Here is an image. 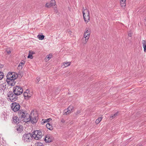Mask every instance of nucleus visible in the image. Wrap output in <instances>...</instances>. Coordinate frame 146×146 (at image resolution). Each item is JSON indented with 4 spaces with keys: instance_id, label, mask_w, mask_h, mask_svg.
Here are the masks:
<instances>
[{
    "instance_id": "aec40b11",
    "label": "nucleus",
    "mask_w": 146,
    "mask_h": 146,
    "mask_svg": "<svg viewBox=\"0 0 146 146\" xmlns=\"http://www.w3.org/2000/svg\"><path fill=\"white\" fill-rule=\"evenodd\" d=\"M51 7L54 6L56 5V2L54 0H51L50 3Z\"/></svg>"
},
{
    "instance_id": "2eb2a0df",
    "label": "nucleus",
    "mask_w": 146,
    "mask_h": 146,
    "mask_svg": "<svg viewBox=\"0 0 146 146\" xmlns=\"http://www.w3.org/2000/svg\"><path fill=\"white\" fill-rule=\"evenodd\" d=\"M12 72H9L6 76L7 78L6 80H8L13 78Z\"/></svg>"
},
{
    "instance_id": "58836bf2",
    "label": "nucleus",
    "mask_w": 146,
    "mask_h": 146,
    "mask_svg": "<svg viewBox=\"0 0 146 146\" xmlns=\"http://www.w3.org/2000/svg\"><path fill=\"white\" fill-rule=\"evenodd\" d=\"M3 67V65L0 64V68H2Z\"/></svg>"
},
{
    "instance_id": "393cba45",
    "label": "nucleus",
    "mask_w": 146,
    "mask_h": 146,
    "mask_svg": "<svg viewBox=\"0 0 146 146\" xmlns=\"http://www.w3.org/2000/svg\"><path fill=\"white\" fill-rule=\"evenodd\" d=\"M18 127L16 129V130L18 131L19 133L22 132L23 130L22 128V127Z\"/></svg>"
},
{
    "instance_id": "4be33fe9",
    "label": "nucleus",
    "mask_w": 146,
    "mask_h": 146,
    "mask_svg": "<svg viewBox=\"0 0 146 146\" xmlns=\"http://www.w3.org/2000/svg\"><path fill=\"white\" fill-rule=\"evenodd\" d=\"M37 37L39 40H42L44 39V36L43 35H38L37 36Z\"/></svg>"
},
{
    "instance_id": "9d476101",
    "label": "nucleus",
    "mask_w": 146,
    "mask_h": 146,
    "mask_svg": "<svg viewBox=\"0 0 146 146\" xmlns=\"http://www.w3.org/2000/svg\"><path fill=\"white\" fill-rule=\"evenodd\" d=\"M53 140V138L50 135H47L45 137L44 140L46 142L49 143L52 142Z\"/></svg>"
},
{
    "instance_id": "39448f33",
    "label": "nucleus",
    "mask_w": 146,
    "mask_h": 146,
    "mask_svg": "<svg viewBox=\"0 0 146 146\" xmlns=\"http://www.w3.org/2000/svg\"><path fill=\"white\" fill-rule=\"evenodd\" d=\"M82 13L83 14V17L85 23H87L90 21V12L88 9H84V8H82Z\"/></svg>"
},
{
    "instance_id": "72a5a7b5",
    "label": "nucleus",
    "mask_w": 146,
    "mask_h": 146,
    "mask_svg": "<svg viewBox=\"0 0 146 146\" xmlns=\"http://www.w3.org/2000/svg\"><path fill=\"white\" fill-rule=\"evenodd\" d=\"M51 120V119L50 118H49L46 119H44V120L47 121V122H49Z\"/></svg>"
},
{
    "instance_id": "412c9836",
    "label": "nucleus",
    "mask_w": 146,
    "mask_h": 146,
    "mask_svg": "<svg viewBox=\"0 0 146 146\" xmlns=\"http://www.w3.org/2000/svg\"><path fill=\"white\" fill-rule=\"evenodd\" d=\"M70 65V62H64L63 65H62L63 66V67H67L68 66H69Z\"/></svg>"
},
{
    "instance_id": "6ab92c4d",
    "label": "nucleus",
    "mask_w": 146,
    "mask_h": 146,
    "mask_svg": "<svg viewBox=\"0 0 146 146\" xmlns=\"http://www.w3.org/2000/svg\"><path fill=\"white\" fill-rule=\"evenodd\" d=\"M89 39L86 38H85L83 37L82 39V43L84 45L86 44L87 42H88Z\"/></svg>"
},
{
    "instance_id": "b1692460",
    "label": "nucleus",
    "mask_w": 146,
    "mask_h": 146,
    "mask_svg": "<svg viewBox=\"0 0 146 146\" xmlns=\"http://www.w3.org/2000/svg\"><path fill=\"white\" fill-rule=\"evenodd\" d=\"M25 62L24 61H23V62H20L18 66V67H20V66L21 67V69H22V65H24L25 64Z\"/></svg>"
},
{
    "instance_id": "7ed1b4c3",
    "label": "nucleus",
    "mask_w": 146,
    "mask_h": 146,
    "mask_svg": "<svg viewBox=\"0 0 146 146\" xmlns=\"http://www.w3.org/2000/svg\"><path fill=\"white\" fill-rule=\"evenodd\" d=\"M18 115L19 117V119H23L24 121L25 122V119H28L29 117V114L27 112L23 110H20L18 111Z\"/></svg>"
},
{
    "instance_id": "dca6fc26",
    "label": "nucleus",
    "mask_w": 146,
    "mask_h": 146,
    "mask_svg": "<svg viewBox=\"0 0 146 146\" xmlns=\"http://www.w3.org/2000/svg\"><path fill=\"white\" fill-rule=\"evenodd\" d=\"M142 43L143 44V46L144 48V51L146 52V40H143L142 41Z\"/></svg>"
},
{
    "instance_id": "79ce46f5",
    "label": "nucleus",
    "mask_w": 146,
    "mask_h": 146,
    "mask_svg": "<svg viewBox=\"0 0 146 146\" xmlns=\"http://www.w3.org/2000/svg\"><path fill=\"white\" fill-rule=\"evenodd\" d=\"M43 121L42 122V123L43 124H44V123H45V121Z\"/></svg>"
},
{
    "instance_id": "20e7f679",
    "label": "nucleus",
    "mask_w": 146,
    "mask_h": 146,
    "mask_svg": "<svg viewBox=\"0 0 146 146\" xmlns=\"http://www.w3.org/2000/svg\"><path fill=\"white\" fill-rule=\"evenodd\" d=\"M32 135L33 137L36 140H38L40 139L43 133L41 131L36 130L33 131Z\"/></svg>"
},
{
    "instance_id": "e433bc0d",
    "label": "nucleus",
    "mask_w": 146,
    "mask_h": 146,
    "mask_svg": "<svg viewBox=\"0 0 146 146\" xmlns=\"http://www.w3.org/2000/svg\"><path fill=\"white\" fill-rule=\"evenodd\" d=\"M7 52L8 54H11V52L10 50H7Z\"/></svg>"
},
{
    "instance_id": "bb28decb",
    "label": "nucleus",
    "mask_w": 146,
    "mask_h": 146,
    "mask_svg": "<svg viewBox=\"0 0 146 146\" xmlns=\"http://www.w3.org/2000/svg\"><path fill=\"white\" fill-rule=\"evenodd\" d=\"M4 74L2 72L0 71V80H2L4 77Z\"/></svg>"
},
{
    "instance_id": "f03ea898",
    "label": "nucleus",
    "mask_w": 146,
    "mask_h": 146,
    "mask_svg": "<svg viewBox=\"0 0 146 146\" xmlns=\"http://www.w3.org/2000/svg\"><path fill=\"white\" fill-rule=\"evenodd\" d=\"M18 95H16V94L14 92H9L7 94V99L9 101L14 102L16 101L18 98Z\"/></svg>"
},
{
    "instance_id": "c03bdc74",
    "label": "nucleus",
    "mask_w": 146,
    "mask_h": 146,
    "mask_svg": "<svg viewBox=\"0 0 146 146\" xmlns=\"http://www.w3.org/2000/svg\"><path fill=\"white\" fill-rule=\"evenodd\" d=\"M42 121H45V123L47 122V121L44 120V119H42Z\"/></svg>"
},
{
    "instance_id": "6e6552de",
    "label": "nucleus",
    "mask_w": 146,
    "mask_h": 146,
    "mask_svg": "<svg viewBox=\"0 0 146 146\" xmlns=\"http://www.w3.org/2000/svg\"><path fill=\"white\" fill-rule=\"evenodd\" d=\"M74 107L72 106H69L68 108L64 110L63 114L67 115L71 113L74 111Z\"/></svg>"
},
{
    "instance_id": "4c0bfd02",
    "label": "nucleus",
    "mask_w": 146,
    "mask_h": 146,
    "mask_svg": "<svg viewBox=\"0 0 146 146\" xmlns=\"http://www.w3.org/2000/svg\"><path fill=\"white\" fill-rule=\"evenodd\" d=\"M61 122L62 123H64L65 122V120L63 119H62L61 120Z\"/></svg>"
},
{
    "instance_id": "423d86ee",
    "label": "nucleus",
    "mask_w": 146,
    "mask_h": 146,
    "mask_svg": "<svg viewBox=\"0 0 146 146\" xmlns=\"http://www.w3.org/2000/svg\"><path fill=\"white\" fill-rule=\"evenodd\" d=\"M13 91L16 94V95L19 96L22 94L23 92L22 88L19 86H15L13 88Z\"/></svg>"
},
{
    "instance_id": "c9c22d12",
    "label": "nucleus",
    "mask_w": 146,
    "mask_h": 146,
    "mask_svg": "<svg viewBox=\"0 0 146 146\" xmlns=\"http://www.w3.org/2000/svg\"><path fill=\"white\" fill-rule=\"evenodd\" d=\"M29 54H31L32 55L33 54H34V52L31 51H29Z\"/></svg>"
},
{
    "instance_id": "a18cd8bd",
    "label": "nucleus",
    "mask_w": 146,
    "mask_h": 146,
    "mask_svg": "<svg viewBox=\"0 0 146 146\" xmlns=\"http://www.w3.org/2000/svg\"><path fill=\"white\" fill-rule=\"evenodd\" d=\"M55 11V12H56V13H57V12H58V11H57V10Z\"/></svg>"
},
{
    "instance_id": "473e14b6",
    "label": "nucleus",
    "mask_w": 146,
    "mask_h": 146,
    "mask_svg": "<svg viewBox=\"0 0 146 146\" xmlns=\"http://www.w3.org/2000/svg\"><path fill=\"white\" fill-rule=\"evenodd\" d=\"M81 113V111L80 110L77 111L75 113V114L76 115H78V114L80 113Z\"/></svg>"
},
{
    "instance_id": "7c9ffc66",
    "label": "nucleus",
    "mask_w": 146,
    "mask_h": 146,
    "mask_svg": "<svg viewBox=\"0 0 146 146\" xmlns=\"http://www.w3.org/2000/svg\"><path fill=\"white\" fill-rule=\"evenodd\" d=\"M45 7H46L49 8L51 7L50 3H46Z\"/></svg>"
},
{
    "instance_id": "c85d7f7f",
    "label": "nucleus",
    "mask_w": 146,
    "mask_h": 146,
    "mask_svg": "<svg viewBox=\"0 0 146 146\" xmlns=\"http://www.w3.org/2000/svg\"><path fill=\"white\" fill-rule=\"evenodd\" d=\"M28 58H30L31 59H32L33 58V57L32 55V54H29V55L28 56Z\"/></svg>"
},
{
    "instance_id": "a211bd4d",
    "label": "nucleus",
    "mask_w": 146,
    "mask_h": 146,
    "mask_svg": "<svg viewBox=\"0 0 146 146\" xmlns=\"http://www.w3.org/2000/svg\"><path fill=\"white\" fill-rule=\"evenodd\" d=\"M119 112L117 111L114 114H112L110 115V118L111 119L115 118L118 115Z\"/></svg>"
},
{
    "instance_id": "ea45409f",
    "label": "nucleus",
    "mask_w": 146,
    "mask_h": 146,
    "mask_svg": "<svg viewBox=\"0 0 146 146\" xmlns=\"http://www.w3.org/2000/svg\"><path fill=\"white\" fill-rule=\"evenodd\" d=\"M131 33H129L128 34V35L129 36H131Z\"/></svg>"
},
{
    "instance_id": "0eeeda50",
    "label": "nucleus",
    "mask_w": 146,
    "mask_h": 146,
    "mask_svg": "<svg viewBox=\"0 0 146 146\" xmlns=\"http://www.w3.org/2000/svg\"><path fill=\"white\" fill-rule=\"evenodd\" d=\"M32 136L30 133H25L23 137V140L25 141L28 142L32 139Z\"/></svg>"
},
{
    "instance_id": "c756f323",
    "label": "nucleus",
    "mask_w": 146,
    "mask_h": 146,
    "mask_svg": "<svg viewBox=\"0 0 146 146\" xmlns=\"http://www.w3.org/2000/svg\"><path fill=\"white\" fill-rule=\"evenodd\" d=\"M37 146H43V145L42 143L40 142H38L37 144Z\"/></svg>"
},
{
    "instance_id": "a878e982",
    "label": "nucleus",
    "mask_w": 146,
    "mask_h": 146,
    "mask_svg": "<svg viewBox=\"0 0 146 146\" xmlns=\"http://www.w3.org/2000/svg\"><path fill=\"white\" fill-rule=\"evenodd\" d=\"M102 118L101 117H99L98 119H97L96 121V124H98L101 121Z\"/></svg>"
},
{
    "instance_id": "4468645a",
    "label": "nucleus",
    "mask_w": 146,
    "mask_h": 146,
    "mask_svg": "<svg viewBox=\"0 0 146 146\" xmlns=\"http://www.w3.org/2000/svg\"><path fill=\"white\" fill-rule=\"evenodd\" d=\"M29 92L28 90H27L23 93L24 96L25 97V98L27 99V100L31 97V96L29 95V94L27 92Z\"/></svg>"
},
{
    "instance_id": "f704fd0d",
    "label": "nucleus",
    "mask_w": 146,
    "mask_h": 146,
    "mask_svg": "<svg viewBox=\"0 0 146 146\" xmlns=\"http://www.w3.org/2000/svg\"><path fill=\"white\" fill-rule=\"evenodd\" d=\"M40 77H37L36 78V81H37V82L38 83L39 81L40 80Z\"/></svg>"
},
{
    "instance_id": "2f4dec72",
    "label": "nucleus",
    "mask_w": 146,
    "mask_h": 146,
    "mask_svg": "<svg viewBox=\"0 0 146 146\" xmlns=\"http://www.w3.org/2000/svg\"><path fill=\"white\" fill-rule=\"evenodd\" d=\"M120 5H121V6L122 7H124L126 5V3H120Z\"/></svg>"
},
{
    "instance_id": "f257e3e1",
    "label": "nucleus",
    "mask_w": 146,
    "mask_h": 146,
    "mask_svg": "<svg viewBox=\"0 0 146 146\" xmlns=\"http://www.w3.org/2000/svg\"><path fill=\"white\" fill-rule=\"evenodd\" d=\"M25 119V122L26 123L31 122L32 124L35 123L37 121L38 119V115L36 113L35 114L34 113L33 115H29V117L28 119Z\"/></svg>"
},
{
    "instance_id": "37998d69",
    "label": "nucleus",
    "mask_w": 146,
    "mask_h": 146,
    "mask_svg": "<svg viewBox=\"0 0 146 146\" xmlns=\"http://www.w3.org/2000/svg\"><path fill=\"white\" fill-rule=\"evenodd\" d=\"M120 3H125V2H122V1H120Z\"/></svg>"
},
{
    "instance_id": "5701e85b",
    "label": "nucleus",
    "mask_w": 146,
    "mask_h": 146,
    "mask_svg": "<svg viewBox=\"0 0 146 146\" xmlns=\"http://www.w3.org/2000/svg\"><path fill=\"white\" fill-rule=\"evenodd\" d=\"M12 75H13V79L16 80L18 77V75L15 72H12Z\"/></svg>"
},
{
    "instance_id": "a19ab883",
    "label": "nucleus",
    "mask_w": 146,
    "mask_h": 146,
    "mask_svg": "<svg viewBox=\"0 0 146 146\" xmlns=\"http://www.w3.org/2000/svg\"><path fill=\"white\" fill-rule=\"evenodd\" d=\"M126 0H120V1L125 2Z\"/></svg>"
},
{
    "instance_id": "cd10ccee",
    "label": "nucleus",
    "mask_w": 146,
    "mask_h": 146,
    "mask_svg": "<svg viewBox=\"0 0 146 146\" xmlns=\"http://www.w3.org/2000/svg\"><path fill=\"white\" fill-rule=\"evenodd\" d=\"M52 56V54H50L47 56V57L46 58V59L47 60L46 58H47V59H48V60H49L50 59V58H51V56Z\"/></svg>"
},
{
    "instance_id": "9b49d317",
    "label": "nucleus",
    "mask_w": 146,
    "mask_h": 146,
    "mask_svg": "<svg viewBox=\"0 0 146 146\" xmlns=\"http://www.w3.org/2000/svg\"><path fill=\"white\" fill-rule=\"evenodd\" d=\"M17 80L11 78L8 80H6V81L8 84L11 86H14L17 82Z\"/></svg>"
},
{
    "instance_id": "f8f14e48",
    "label": "nucleus",
    "mask_w": 146,
    "mask_h": 146,
    "mask_svg": "<svg viewBox=\"0 0 146 146\" xmlns=\"http://www.w3.org/2000/svg\"><path fill=\"white\" fill-rule=\"evenodd\" d=\"M19 119L18 117L16 116L13 117V122L16 124H17L21 121V119L20 118Z\"/></svg>"
},
{
    "instance_id": "f3484780",
    "label": "nucleus",
    "mask_w": 146,
    "mask_h": 146,
    "mask_svg": "<svg viewBox=\"0 0 146 146\" xmlns=\"http://www.w3.org/2000/svg\"><path fill=\"white\" fill-rule=\"evenodd\" d=\"M46 127L50 130H52L53 129V127L50 123H48L46 124Z\"/></svg>"
},
{
    "instance_id": "ddd939ff",
    "label": "nucleus",
    "mask_w": 146,
    "mask_h": 146,
    "mask_svg": "<svg viewBox=\"0 0 146 146\" xmlns=\"http://www.w3.org/2000/svg\"><path fill=\"white\" fill-rule=\"evenodd\" d=\"M90 30H86L84 33V37L85 38H86L89 39L90 36Z\"/></svg>"
},
{
    "instance_id": "1a4fd4ad",
    "label": "nucleus",
    "mask_w": 146,
    "mask_h": 146,
    "mask_svg": "<svg viewBox=\"0 0 146 146\" xmlns=\"http://www.w3.org/2000/svg\"><path fill=\"white\" fill-rule=\"evenodd\" d=\"M12 106H11V109L15 112L19 111L20 108L19 104L16 102H14L12 104Z\"/></svg>"
}]
</instances>
